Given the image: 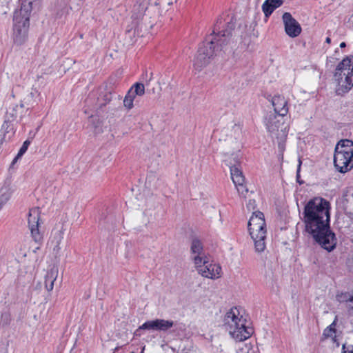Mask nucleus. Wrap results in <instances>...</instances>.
<instances>
[{"label":"nucleus","mask_w":353,"mask_h":353,"mask_svg":"<svg viewBox=\"0 0 353 353\" xmlns=\"http://www.w3.org/2000/svg\"><path fill=\"white\" fill-rule=\"evenodd\" d=\"M284 24L285 32L290 37H298L302 30L299 22L292 17L290 12H284L282 16Z\"/></svg>","instance_id":"10"},{"label":"nucleus","mask_w":353,"mask_h":353,"mask_svg":"<svg viewBox=\"0 0 353 353\" xmlns=\"http://www.w3.org/2000/svg\"><path fill=\"white\" fill-rule=\"evenodd\" d=\"M150 1V0H137L133 7V14L132 17L135 19L142 17L148 9Z\"/></svg>","instance_id":"14"},{"label":"nucleus","mask_w":353,"mask_h":353,"mask_svg":"<svg viewBox=\"0 0 353 353\" xmlns=\"http://www.w3.org/2000/svg\"><path fill=\"white\" fill-rule=\"evenodd\" d=\"M263 221H265L263 213L260 211H255L253 212L248 221V227L253 226V223H256V225H263Z\"/></svg>","instance_id":"18"},{"label":"nucleus","mask_w":353,"mask_h":353,"mask_svg":"<svg viewBox=\"0 0 353 353\" xmlns=\"http://www.w3.org/2000/svg\"><path fill=\"white\" fill-rule=\"evenodd\" d=\"M30 144V141H29V140H26L23 142L22 146L21 147V148L19 149V150L18 152V157H22L26 153Z\"/></svg>","instance_id":"31"},{"label":"nucleus","mask_w":353,"mask_h":353,"mask_svg":"<svg viewBox=\"0 0 353 353\" xmlns=\"http://www.w3.org/2000/svg\"><path fill=\"white\" fill-rule=\"evenodd\" d=\"M128 91H132V94L136 96L141 97L145 94V86L141 83H135Z\"/></svg>","instance_id":"20"},{"label":"nucleus","mask_w":353,"mask_h":353,"mask_svg":"<svg viewBox=\"0 0 353 353\" xmlns=\"http://www.w3.org/2000/svg\"><path fill=\"white\" fill-rule=\"evenodd\" d=\"M274 107V112L279 117L286 116L288 112V101L284 97L275 95L270 100Z\"/></svg>","instance_id":"12"},{"label":"nucleus","mask_w":353,"mask_h":353,"mask_svg":"<svg viewBox=\"0 0 353 353\" xmlns=\"http://www.w3.org/2000/svg\"><path fill=\"white\" fill-rule=\"evenodd\" d=\"M21 157H18V154H17V156L14 158L12 162V165H14L15 163H17V161H18L19 159H20Z\"/></svg>","instance_id":"36"},{"label":"nucleus","mask_w":353,"mask_h":353,"mask_svg":"<svg viewBox=\"0 0 353 353\" xmlns=\"http://www.w3.org/2000/svg\"><path fill=\"white\" fill-rule=\"evenodd\" d=\"M338 52H339V50H336L335 51V54H336V53H338Z\"/></svg>","instance_id":"41"},{"label":"nucleus","mask_w":353,"mask_h":353,"mask_svg":"<svg viewBox=\"0 0 353 353\" xmlns=\"http://www.w3.org/2000/svg\"><path fill=\"white\" fill-rule=\"evenodd\" d=\"M156 331L166 332L174 325V321L162 319H156Z\"/></svg>","instance_id":"17"},{"label":"nucleus","mask_w":353,"mask_h":353,"mask_svg":"<svg viewBox=\"0 0 353 353\" xmlns=\"http://www.w3.org/2000/svg\"><path fill=\"white\" fill-rule=\"evenodd\" d=\"M58 276V269L55 267L49 270L45 276V286L48 291H51L54 288V283Z\"/></svg>","instance_id":"15"},{"label":"nucleus","mask_w":353,"mask_h":353,"mask_svg":"<svg viewBox=\"0 0 353 353\" xmlns=\"http://www.w3.org/2000/svg\"><path fill=\"white\" fill-rule=\"evenodd\" d=\"M249 233L254 241L255 250L257 252H262L265 249L266 239V223L256 225L253 223V226L248 227Z\"/></svg>","instance_id":"8"},{"label":"nucleus","mask_w":353,"mask_h":353,"mask_svg":"<svg viewBox=\"0 0 353 353\" xmlns=\"http://www.w3.org/2000/svg\"><path fill=\"white\" fill-rule=\"evenodd\" d=\"M342 353H353V345L343 344L342 345Z\"/></svg>","instance_id":"32"},{"label":"nucleus","mask_w":353,"mask_h":353,"mask_svg":"<svg viewBox=\"0 0 353 353\" xmlns=\"http://www.w3.org/2000/svg\"><path fill=\"white\" fill-rule=\"evenodd\" d=\"M11 192L7 188H2L0 190V210L3 206L8 202L10 199Z\"/></svg>","instance_id":"21"},{"label":"nucleus","mask_w":353,"mask_h":353,"mask_svg":"<svg viewBox=\"0 0 353 353\" xmlns=\"http://www.w3.org/2000/svg\"><path fill=\"white\" fill-rule=\"evenodd\" d=\"M228 17L229 20L226 22L222 17L217 19L212 34L199 48L193 63L195 70H203L228 44L232 31L235 28V22L233 21L232 17Z\"/></svg>","instance_id":"2"},{"label":"nucleus","mask_w":353,"mask_h":353,"mask_svg":"<svg viewBox=\"0 0 353 353\" xmlns=\"http://www.w3.org/2000/svg\"><path fill=\"white\" fill-rule=\"evenodd\" d=\"M325 42L327 43H331V39L329 37H327L326 39H325Z\"/></svg>","instance_id":"39"},{"label":"nucleus","mask_w":353,"mask_h":353,"mask_svg":"<svg viewBox=\"0 0 353 353\" xmlns=\"http://www.w3.org/2000/svg\"><path fill=\"white\" fill-rule=\"evenodd\" d=\"M194 262L199 274L203 276L216 279L221 276V267L212 263L206 256H195Z\"/></svg>","instance_id":"6"},{"label":"nucleus","mask_w":353,"mask_h":353,"mask_svg":"<svg viewBox=\"0 0 353 353\" xmlns=\"http://www.w3.org/2000/svg\"><path fill=\"white\" fill-rule=\"evenodd\" d=\"M277 141H278V147L281 152H283L285 149V141L287 137H282V135H276Z\"/></svg>","instance_id":"30"},{"label":"nucleus","mask_w":353,"mask_h":353,"mask_svg":"<svg viewBox=\"0 0 353 353\" xmlns=\"http://www.w3.org/2000/svg\"><path fill=\"white\" fill-rule=\"evenodd\" d=\"M330 203L321 197L310 199L305 205L302 221L305 231L314 241L327 252L333 251L337 244L335 233L331 230Z\"/></svg>","instance_id":"1"},{"label":"nucleus","mask_w":353,"mask_h":353,"mask_svg":"<svg viewBox=\"0 0 353 353\" xmlns=\"http://www.w3.org/2000/svg\"><path fill=\"white\" fill-rule=\"evenodd\" d=\"M141 330H150V331H156V322L154 320L147 321L141 325H140L135 331L134 334L137 336L141 335Z\"/></svg>","instance_id":"19"},{"label":"nucleus","mask_w":353,"mask_h":353,"mask_svg":"<svg viewBox=\"0 0 353 353\" xmlns=\"http://www.w3.org/2000/svg\"><path fill=\"white\" fill-rule=\"evenodd\" d=\"M334 165L341 173H346L353 168V141L343 139L338 142L334 154Z\"/></svg>","instance_id":"5"},{"label":"nucleus","mask_w":353,"mask_h":353,"mask_svg":"<svg viewBox=\"0 0 353 353\" xmlns=\"http://www.w3.org/2000/svg\"><path fill=\"white\" fill-rule=\"evenodd\" d=\"M32 11V1L22 2L19 10H16L13 16L12 39L17 46H21L28 39L30 26V15Z\"/></svg>","instance_id":"4"},{"label":"nucleus","mask_w":353,"mask_h":353,"mask_svg":"<svg viewBox=\"0 0 353 353\" xmlns=\"http://www.w3.org/2000/svg\"><path fill=\"white\" fill-rule=\"evenodd\" d=\"M301 162L299 161V165L298 166V169H297V172H296V180H297V182L299 183V184H302L303 182L300 181V175H299V171H300V168H301Z\"/></svg>","instance_id":"34"},{"label":"nucleus","mask_w":353,"mask_h":353,"mask_svg":"<svg viewBox=\"0 0 353 353\" xmlns=\"http://www.w3.org/2000/svg\"><path fill=\"white\" fill-rule=\"evenodd\" d=\"M256 207V203L254 200H249L248 203L247 204V208L249 210H254Z\"/></svg>","instance_id":"33"},{"label":"nucleus","mask_w":353,"mask_h":353,"mask_svg":"<svg viewBox=\"0 0 353 353\" xmlns=\"http://www.w3.org/2000/svg\"><path fill=\"white\" fill-rule=\"evenodd\" d=\"M285 117H279V114L272 112L267 113L264 122L268 131L275 135H282V137H287L288 130L284 121Z\"/></svg>","instance_id":"7"},{"label":"nucleus","mask_w":353,"mask_h":353,"mask_svg":"<svg viewBox=\"0 0 353 353\" xmlns=\"http://www.w3.org/2000/svg\"><path fill=\"white\" fill-rule=\"evenodd\" d=\"M11 315L8 312H3L0 318V326H8L11 322Z\"/></svg>","instance_id":"26"},{"label":"nucleus","mask_w":353,"mask_h":353,"mask_svg":"<svg viewBox=\"0 0 353 353\" xmlns=\"http://www.w3.org/2000/svg\"><path fill=\"white\" fill-rule=\"evenodd\" d=\"M284 3L283 0H265L262 6V11L265 17L268 18L272 12Z\"/></svg>","instance_id":"13"},{"label":"nucleus","mask_w":353,"mask_h":353,"mask_svg":"<svg viewBox=\"0 0 353 353\" xmlns=\"http://www.w3.org/2000/svg\"><path fill=\"white\" fill-rule=\"evenodd\" d=\"M24 105L21 103L20 105L14 104L10 108V111L8 112V114L13 119H16L18 116V112L19 110H23Z\"/></svg>","instance_id":"25"},{"label":"nucleus","mask_w":353,"mask_h":353,"mask_svg":"<svg viewBox=\"0 0 353 353\" xmlns=\"http://www.w3.org/2000/svg\"><path fill=\"white\" fill-rule=\"evenodd\" d=\"M246 319L240 314L236 307H232L225 315L223 326L236 341H243L250 338L253 330L245 325Z\"/></svg>","instance_id":"3"},{"label":"nucleus","mask_w":353,"mask_h":353,"mask_svg":"<svg viewBox=\"0 0 353 353\" xmlns=\"http://www.w3.org/2000/svg\"><path fill=\"white\" fill-rule=\"evenodd\" d=\"M337 321H338V318L336 316L333 322L323 330V335L325 337H326V338L331 337L332 336L333 333H336V326Z\"/></svg>","instance_id":"22"},{"label":"nucleus","mask_w":353,"mask_h":353,"mask_svg":"<svg viewBox=\"0 0 353 353\" xmlns=\"http://www.w3.org/2000/svg\"><path fill=\"white\" fill-rule=\"evenodd\" d=\"M112 99V94L110 91H105L101 92L99 97L97 99V106L99 109H102L103 107L105 106L109 103Z\"/></svg>","instance_id":"16"},{"label":"nucleus","mask_w":353,"mask_h":353,"mask_svg":"<svg viewBox=\"0 0 353 353\" xmlns=\"http://www.w3.org/2000/svg\"><path fill=\"white\" fill-rule=\"evenodd\" d=\"M234 185L236 188L237 191L239 192V193L241 195H242L243 196H245L246 194L248 192V189L247 188V187L244 184V183H241V184Z\"/></svg>","instance_id":"29"},{"label":"nucleus","mask_w":353,"mask_h":353,"mask_svg":"<svg viewBox=\"0 0 353 353\" xmlns=\"http://www.w3.org/2000/svg\"><path fill=\"white\" fill-rule=\"evenodd\" d=\"M68 7L66 5H59L56 7L55 11L56 14L58 17H61L62 15L68 12Z\"/></svg>","instance_id":"27"},{"label":"nucleus","mask_w":353,"mask_h":353,"mask_svg":"<svg viewBox=\"0 0 353 353\" xmlns=\"http://www.w3.org/2000/svg\"><path fill=\"white\" fill-rule=\"evenodd\" d=\"M191 250L193 254H197L196 256H202L203 246L201 242L198 239H194L192 242Z\"/></svg>","instance_id":"24"},{"label":"nucleus","mask_w":353,"mask_h":353,"mask_svg":"<svg viewBox=\"0 0 353 353\" xmlns=\"http://www.w3.org/2000/svg\"><path fill=\"white\" fill-rule=\"evenodd\" d=\"M334 58L330 57V59H329V61L332 62V63H334Z\"/></svg>","instance_id":"40"},{"label":"nucleus","mask_w":353,"mask_h":353,"mask_svg":"<svg viewBox=\"0 0 353 353\" xmlns=\"http://www.w3.org/2000/svg\"><path fill=\"white\" fill-rule=\"evenodd\" d=\"M83 2L84 0H69V8L71 10H78Z\"/></svg>","instance_id":"28"},{"label":"nucleus","mask_w":353,"mask_h":353,"mask_svg":"<svg viewBox=\"0 0 353 353\" xmlns=\"http://www.w3.org/2000/svg\"><path fill=\"white\" fill-rule=\"evenodd\" d=\"M39 208H34L30 209L28 213V223L31 236L36 243H41L43 240V235L39 229Z\"/></svg>","instance_id":"9"},{"label":"nucleus","mask_w":353,"mask_h":353,"mask_svg":"<svg viewBox=\"0 0 353 353\" xmlns=\"http://www.w3.org/2000/svg\"><path fill=\"white\" fill-rule=\"evenodd\" d=\"M348 305H347V309H348V312L350 314H353V310H352V306H353V303H347Z\"/></svg>","instance_id":"35"},{"label":"nucleus","mask_w":353,"mask_h":353,"mask_svg":"<svg viewBox=\"0 0 353 353\" xmlns=\"http://www.w3.org/2000/svg\"><path fill=\"white\" fill-rule=\"evenodd\" d=\"M332 341L334 343H336V346L339 347V343L337 341V339H336V336H334L333 338H332Z\"/></svg>","instance_id":"37"},{"label":"nucleus","mask_w":353,"mask_h":353,"mask_svg":"<svg viewBox=\"0 0 353 353\" xmlns=\"http://www.w3.org/2000/svg\"><path fill=\"white\" fill-rule=\"evenodd\" d=\"M345 46H346L345 42H341V43L340 48H345Z\"/></svg>","instance_id":"38"},{"label":"nucleus","mask_w":353,"mask_h":353,"mask_svg":"<svg viewBox=\"0 0 353 353\" xmlns=\"http://www.w3.org/2000/svg\"><path fill=\"white\" fill-rule=\"evenodd\" d=\"M231 178L234 185H239L245 182V177L241 168L240 162L236 157H234L228 163Z\"/></svg>","instance_id":"11"},{"label":"nucleus","mask_w":353,"mask_h":353,"mask_svg":"<svg viewBox=\"0 0 353 353\" xmlns=\"http://www.w3.org/2000/svg\"><path fill=\"white\" fill-rule=\"evenodd\" d=\"M135 97L132 94V91H128L123 99V105L128 110H131L133 106V101Z\"/></svg>","instance_id":"23"}]
</instances>
